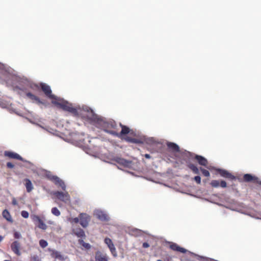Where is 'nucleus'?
<instances>
[{"instance_id":"obj_41","label":"nucleus","mask_w":261,"mask_h":261,"mask_svg":"<svg viewBox=\"0 0 261 261\" xmlns=\"http://www.w3.org/2000/svg\"><path fill=\"white\" fill-rule=\"evenodd\" d=\"M12 203L14 205H17L18 204L17 201L15 198H13Z\"/></svg>"},{"instance_id":"obj_2","label":"nucleus","mask_w":261,"mask_h":261,"mask_svg":"<svg viewBox=\"0 0 261 261\" xmlns=\"http://www.w3.org/2000/svg\"><path fill=\"white\" fill-rule=\"evenodd\" d=\"M0 78L5 81L7 84L16 87L21 90H26L28 88L32 89H37L38 87L37 85L33 84L30 81L25 80L21 81L18 85L17 82L19 78L12 73V69L9 67L0 63Z\"/></svg>"},{"instance_id":"obj_30","label":"nucleus","mask_w":261,"mask_h":261,"mask_svg":"<svg viewBox=\"0 0 261 261\" xmlns=\"http://www.w3.org/2000/svg\"><path fill=\"white\" fill-rule=\"evenodd\" d=\"M39 245L42 248H44L48 245V243L44 240H41L39 241Z\"/></svg>"},{"instance_id":"obj_16","label":"nucleus","mask_w":261,"mask_h":261,"mask_svg":"<svg viewBox=\"0 0 261 261\" xmlns=\"http://www.w3.org/2000/svg\"><path fill=\"white\" fill-rule=\"evenodd\" d=\"M244 179L245 181L249 182L252 180H254L255 182H258V178L255 176L251 175L250 174H246L244 175Z\"/></svg>"},{"instance_id":"obj_7","label":"nucleus","mask_w":261,"mask_h":261,"mask_svg":"<svg viewBox=\"0 0 261 261\" xmlns=\"http://www.w3.org/2000/svg\"><path fill=\"white\" fill-rule=\"evenodd\" d=\"M94 215L100 221H107L109 220L108 215L100 210H96L94 212Z\"/></svg>"},{"instance_id":"obj_19","label":"nucleus","mask_w":261,"mask_h":261,"mask_svg":"<svg viewBox=\"0 0 261 261\" xmlns=\"http://www.w3.org/2000/svg\"><path fill=\"white\" fill-rule=\"evenodd\" d=\"M73 232L78 237L82 238L85 236L84 231L81 228L74 229L73 230Z\"/></svg>"},{"instance_id":"obj_34","label":"nucleus","mask_w":261,"mask_h":261,"mask_svg":"<svg viewBox=\"0 0 261 261\" xmlns=\"http://www.w3.org/2000/svg\"><path fill=\"white\" fill-rule=\"evenodd\" d=\"M39 257L37 255H34L31 256V261H39Z\"/></svg>"},{"instance_id":"obj_40","label":"nucleus","mask_w":261,"mask_h":261,"mask_svg":"<svg viewBox=\"0 0 261 261\" xmlns=\"http://www.w3.org/2000/svg\"><path fill=\"white\" fill-rule=\"evenodd\" d=\"M142 246L143 248H148L149 247V245L148 243L147 242H144L143 243V245H142Z\"/></svg>"},{"instance_id":"obj_18","label":"nucleus","mask_w":261,"mask_h":261,"mask_svg":"<svg viewBox=\"0 0 261 261\" xmlns=\"http://www.w3.org/2000/svg\"><path fill=\"white\" fill-rule=\"evenodd\" d=\"M2 215L4 218H5L8 221L12 222L13 219L11 216L10 213L8 210H5L2 213Z\"/></svg>"},{"instance_id":"obj_27","label":"nucleus","mask_w":261,"mask_h":261,"mask_svg":"<svg viewBox=\"0 0 261 261\" xmlns=\"http://www.w3.org/2000/svg\"><path fill=\"white\" fill-rule=\"evenodd\" d=\"M51 213L56 216H59L61 214L60 211L56 207L52 208Z\"/></svg>"},{"instance_id":"obj_43","label":"nucleus","mask_w":261,"mask_h":261,"mask_svg":"<svg viewBox=\"0 0 261 261\" xmlns=\"http://www.w3.org/2000/svg\"><path fill=\"white\" fill-rule=\"evenodd\" d=\"M74 221L75 222V223H78L79 222V219L78 218H75L74 219Z\"/></svg>"},{"instance_id":"obj_46","label":"nucleus","mask_w":261,"mask_h":261,"mask_svg":"<svg viewBox=\"0 0 261 261\" xmlns=\"http://www.w3.org/2000/svg\"><path fill=\"white\" fill-rule=\"evenodd\" d=\"M186 154H190V152H186Z\"/></svg>"},{"instance_id":"obj_29","label":"nucleus","mask_w":261,"mask_h":261,"mask_svg":"<svg viewBox=\"0 0 261 261\" xmlns=\"http://www.w3.org/2000/svg\"><path fill=\"white\" fill-rule=\"evenodd\" d=\"M211 185L213 187L217 188L220 186V182L217 180H213L211 181Z\"/></svg>"},{"instance_id":"obj_12","label":"nucleus","mask_w":261,"mask_h":261,"mask_svg":"<svg viewBox=\"0 0 261 261\" xmlns=\"http://www.w3.org/2000/svg\"><path fill=\"white\" fill-rule=\"evenodd\" d=\"M80 219V224L83 227H86L88 225V223H89V217L85 214H81Z\"/></svg>"},{"instance_id":"obj_23","label":"nucleus","mask_w":261,"mask_h":261,"mask_svg":"<svg viewBox=\"0 0 261 261\" xmlns=\"http://www.w3.org/2000/svg\"><path fill=\"white\" fill-rule=\"evenodd\" d=\"M109 248L111 253L112 254V255L115 257H117V253L116 248H115L114 244H111V246H109Z\"/></svg>"},{"instance_id":"obj_26","label":"nucleus","mask_w":261,"mask_h":261,"mask_svg":"<svg viewBox=\"0 0 261 261\" xmlns=\"http://www.w3.org/2000/svg\"><path fill=\"white\" fill-rule=\"evenodd\" d=\"M189 168L193 171V172L195 173V174H199V169H198V168L195 166L194 165V164H190L189 165Z\"/></svg>"},{"instance_id":"obj_25","label":"nucleus","mask_w":261,"mask_h":261,"mask_svg":"<svg viewBox=\"0 0 261 261\" xmlns=\"http://www.w3.org/2000/svg\"><path fill=\"white\" fill-rule=\"evenodd\" d=\"M79 243L87 249L91 248V245L89 243H85L83 240H79Z\"/></svg>"},{"instance_id":"obj_45","label":"nucleus","mask_w":261,"mask_h":261,"mask_svg":"<svg viewBox=\"0 0 261 261\" xmlns=\"http://www.w3.org/2000/svg\"><path fill=\"white\" fill-rule=\"evenodd\" d=\"M4 237L2 236H0V243L3 241Z\"/></svg>"},{"instance_id":"obj_13","label":"nucleus","mask_w":261,"mask_h":261,"mask_svg":"<svg viewBox=\"0 0 261 261\" xmlns=\"http://www.w3.org/2000/svg\"><path fill=\"white\" fill-rule=\"evenodd\" d=\"M96 261H108L106 254H102L100 251H97L95 253Z\"/></svg>"},{"instance_id":"obj_39","label":"nucleus","mask_w":261,"mask_h":261,"mask_svg":"<svg viewBox=\"0 0 261 261\" xmlns=\"http://www.w3.org/2000/svg\"><path fill=\"white\" fill-rule=\"evenodd\" d=\"M198 259L199 260H200L201 261H207L208 258H206V257H202V256H198Z\"/></svg>"},{"instance_id":"obj_28","label":"nucleus","mask_w":261,"mask_h":261,"mask_svg":"<svg viewBox=\"0 0 261 261\" xmlns=\"http://www.w3.org/2000/svg\"><path fill=\"white\" fill-rule=\"evenodd\" d=\"M27 96H28L29 97H30L31 99H33V100H36V101H38L39 102V98L36 96L35 95L32 94L30 92H28L27 93Z\"/></svg>"},{"instance_id":"obj_36","label":"nucleus","mask_w":261,"mask_h":261,"mask_svg":"<svg viewBox=\"0 0 261 261\" xmlns=\"http://www.w3.org/2000/svg\"><path fill=\"white\" fill-rule=\"evenodd\" d=\"M14 236L16 239H19L21 237V235L19 232H15L14 234Z\"/></svg>"},{"instance_id":"obj_47","label":"nucleus","mask_w":261,"mask_h":261,"mask_svg":"<svg viewBox=\"0 0 261 261\" xmlns=\"http://www.w3.org/2000/svg\"><path fill=\"white\" fill-rule=\"evenodd\" d=\"M157 261H162V260H158Z\"/></svg>"},{"instance_id":"obj_8","label":"nucleus","mask_w":261,"mask_h":261,"mask_svg":"<svg viewBox=\"0 0 261 261\" xmlns=\"http://www.w3.org/2000/svg\"><path fill=\"white\" fill-rule=\"evenodd\" d=\"M114 160L120 165L125 167H130L132 165V162L129 160H126L120 157H115Z\"/></svg>"},{"instance_id":"obj_17","label":"nucleus","mask_w":261,"mask_h":261,"mask_svg":"<svg viewBox=\"0 0 261 261\" xmlns=\"http://www.w3.org/2000/svg\"><path fill=\"white\" fill-rule=\"evenodd\" d=\"M167 145L168 147L173 151L178 152L179 151V146L175 143L168 142Z\"/></svg>"},{"instance_id":"obj_15","label":"nucleus","mask_w":261,"mask_h":261,"mask_svg":"<svg viewBox=\"0 0 261 261\" xmlns=\"http://www.w3.org/2000/svg\"><path fill=\"white\" fill-rule=\"evenodd\" d=\"M195 159L197 160L198 163L200 165L206 167V165L207 164V161L205 158H204L201 155H196L195 156Z\"/></svg>"},{"instance_id":"obj_11","label":"nucleus","mask_w":261,"mask_h":261,"mask_svg":"<svg viewBox=\"0 0 261 261\" xmlns=\"http://www.w3.org/2000/svg\"><path fill=\"white\" fill-rule=\"evenodd\" d=\"M217 171L222 177L231 179H233L235 178V177L233 175H232L230 173L225 170L219 169L217 170Z\"/></svg>"},{"instance_id":"obj_5","label":"nucleus","mask_w":261,"mask_h":261,"mask_svg":"<svg viewBox=\"0 0 261 261\" xmlns=\"http://www.w3.org/2000/svg\"><path fill=\"white\" fill-rule=\"evenodd\" d=\"M96 140V139H93L92 141H94ZM91 140L83 139L82 140H80L79 141L77 142V145L79 146L80 147L83 148V149L85 150V151L87 153H89L87 150H89V148L91 147Z\"/></svg>"},{"instance_id":"obj_3","label":"nucleus","mask_w":261,"mask_h":261,"mask_svg":"<svg viewBox=\"0 0 261 261\" xmlns=\"http://www.w3.org/2000/svg\"><path fill=\"white\" fill-rule=\"evenodd\" d=\"M46 176L49 179L54 181L56 185L61 187L63 191H65L66 188V185L64 182L59 177L55 175H53L50 172L46 173Z\"/></svg>"},{"instance_id":"obj_20","label":"nucleus","mask_w":261,"mask_h":261,"mask_svg":"<svg viewBox=\"0 0 261 261\" xmlns=\"http://www.w3.org/2000/svg\"><path fill=\"white\" fill-rule=\"evenodd\" d=\"M125 140L127 142H129L130 143H136V144H141V143H143L142 139H139L132 138L130 137H126Z\"/></svg>"},{"instance_id":"obj_22","label":"nucleus","mask_w":261,"mask_h":261,"mask_svg":"<svg viewBox=\"0 0 261 261\" xmlns=\"http://www.w3.org/2000/svg\"><path fill=\"white\" fill-rule=\"evenodd\" d=\"M120 126L122 127L121 131L120 132L121 135L127 134L129 132V129L127 126L122 125L121 124H120Z\"/></svg>"},{"instance_id":"obj_38","label":"nucleus","mask_w":261,"mask_h":261,"mask_svg":"<svg viewBox=\"0 0 261 261\" xmlns=\"http://www.w3.org/2000/svg\"><path fill=\"white\" fill-rule=\"evenodd\" d=\"M7 166L9 168H13L14 167V165L11 162H8L7 163Z\"/></svg>"},{"instance_id":"obj_4","label":"nucleus","mask_w":261,"mask_h":261,"mask_svg":"<svg viewBox=\"0 0 261 261\" xmlns=\"http://www.w3.org/2000/svg\"><path fill=\"white\" fill-rule=\"evenodd\" d=\"M53 195L57 197V198L61 201L65 203L70 202V196L68 192H63L59 191H56L53 192Z\"/></svg>"},{"instance_id":"obj_32","label":"nucleus","mask_w":261,"mask_h":261,"mask_svg":"<svg viewBox=\"0 0 261 261\" xmlns=\"http://www.w3.org/2000/svg\"><path fill=\"white\" fill-rule=\"evenodd\" d=\"M105 243L107 245L108 247L111 246V244H113L112 240L108 238L105 239Z\"/></svg>"},{"instance_id":"obj_14","label":"nucleus","mask_w":261,"mask_h":261,"mask_svg":"<svg viewBox=\"0 0 261 261\" xmlns=\"http://www.w3.org/2000/svg\"><path fill=\"white\" fill-rule=\"evenodd\" d=\"M170 248L173 250L178 251L181 253H186L187 252V250L186 249L180 247L175 243H172L170 246Z\"/></svg>"},{"instance_id":"obj_21","label":"nucleus","mask_w":261,"mask_h":261,"mask_svg":"<svg viewBox=\"0 0 261 261\" xmlns=\"http://www.w3.org/2000/svg\"><path fill=\"white\" fill-rule=\"evenodd\" d=\"M25 187L28 192H30L33 189L31 180L28 179H26Z\"/></svg>"},{"instance_id":"obj_1","label":"nucleus","mask_w":261,"mask_h":261,"mask_svg":"<svg viewBox=\"0 0 261 261\" xmlns=\"http://www.w3.org/2000/svg\"><path fill=\"white\" fill-rule=\"evenodd\" d=\"M41 89L45 94L49 98L53 99L52 103L57 105L63 110L68 111L74 115H80L83 117L86 118L88 120L94 123L96 126L103 129L115 136H119V134L112 129H114L116 126L115 121H108L106 118H102L94 113L93 111L87 106H83L76 109L72 106V105L67 101L58 98L52 94L51 90L49 86L45 84H41Z\"/></svg>"},{"instance_id":"obj_10","label":"nucleus","mask_w":261,"mask_h":261,"mask_svg":"<svg viewBox=\"0 0 261 261\" xmlns=\"http://www.w3.org/2000/svg\"><path fill=\"white\" fill-rule=\"evenodd\" d=\"M20 247V243L17 241L13 242L11 245L12 250L18 256L21 255V252L19 250Z\"/></svg>"},{"instance_id":"obj_44","label":"nucleus","mask_w":261,"mask_h":261,"mask_svg":"<svg viewBox=\"0 0 261 261\" xmlns=\"http://www.w3.org/2000/svg\"><path fill=\"white\" fill-rule=\"evenodd\" d=\"M145 157L147 159H149L150 158V156L148 154H145Z\"/></svg>"},{"instance_id":"obj_6","label":"nucleus","mask_w":261,"mask_h":261,"mask_svg":"<svg viewBox=\"0 0 261 261\" xmlns=\"http://www.w3.org/2000/svg\"><path fill=\"white\" fill-rule=\"evenodd\" d=\"M32 220L34 222L38 223L37 226L40 229L42 230H46L47 228V225L43 222L40 219L39 216L35 215H31Z\"/></svg>"},{"instance_id":"obj_9","label":"nucleus","mask_w":261,"mask_h":261,"mask_svg":"<svg viewBox=\"0 0 261 261\" xmlns=\"http://www.w3.org/2000/svg\"><path fill=\"white\" fill-rule=\"evenodd\" d=\"M4 154L5 156H7L10 158L17 159L18 160L30 164V162L24 160L20 155L16 153L11 151H5Z\"/></svg>"},{"instance_id":"obj_33","label":"nucleus","mask_w":261,"mask_h":261,"mask_svg":"<svg viewBox=\"0 0 261 261\" xmlns=\"http://www.w3.org/2000/svg\"><path fill=\"white\" fill-rule=\"evenodd\" d=\"M21 215L24 218H28L29 216V214L26 211H22L21 212Z\"/></svg>"},{"instance_id":"obj_37","label":"nucleus","mask_w":261,"mask_h":261,"mask_svg":"<svg viewBox=\"0 0 261 261\" xmlns=\"http://www.w3.org/2000/svg\"><path fill=\"white\" fill-rule=\"evenodd\" d=\"M220 186L222 187V188H225L227 186V184H226V182L224 181V180H222L220 184Z\"/></svg>"},{"instance_id":"obj_35","label":"nucleus","mask_w":261,"mask_h":261,"mask_svg":"<svg viewBox=\"0 0 261 261\" xmlns=\"http://www.w3.org/2000/svg\"><path fill=\"white\" fill-rule=\"evenodd\" d=\"M194 180L198 184L201 182V177L199 176H195Z\"/></svg>"},{"instance_id":"obj_31","label":"nucleus","mask_w":261,"mask_h":261,"mask_svg":"<svg viewBox=\"0 0 261 261\" xmlns=\"http://www.w3.org/2000/svg\"><path fill=\"white\" fill-rule=\"evenodd\" d=\"M200 170L201 171L203 175L205 176V177H208L210 176V172L207 170H205L204 169L201 168Z\"/></svg>"},{"instance_id":"obj_24","label":"nucleus","mask_w":261,"mask_h":261,"mask_svg":"<svg viewBox=\"0 0 261 261\" xmlns=\"http://www.w3.org/2000/svg\"><path fill=\"white\" fill-rule=\"evenodd\" d=\"M143 141L149 145L153 144L155 143V141L152 138H144Z\"/></svg>"},{"instance_id":"obj_42","label":"nucleus","mask_w":261,"mask_h":261,"mask_svg":"<svg viewBox=\"0 0 261 261\" xmlns=\"http://www.w3.org/2000/svg\"><path fill=\"white\" fill-rule=\"evenodd\" d=\"M0 106L2 108H5L6 107V104L4 103L2 100L0 99Z\"/></svg>"}]
</instances>
